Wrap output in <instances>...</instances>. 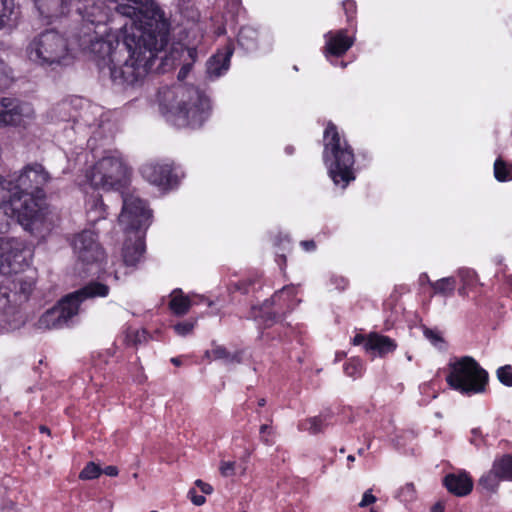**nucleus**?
<instances>
[{
	"label": "nucleus",
	"mask_w": 512,
	"mask_h": 512,
	"mask_svg": "<svg viewBox=\"0 0 512 512\" xmlns=\"http://www.w3.org/2000/svg\"><path fill=\"white\" fill-rule=\"evenodd\" d=\"M456 275L460 281L458 294L462 297H466L478 281L477 274L470 268H459L456 271Z\"/></svg>",
	"instance_id": "cd10ccee"
},
{
	"label": "nucleus",
	"mask_w": 512,
	"mask_h": 512,
	"mask_svg": "<svg viewBox=\"0 0 512 512\" xmlns=\"http://www.w3.org/2000/svg\"><path fill=\"white\" fill-rule=\"evenodd\" d=\"M364 453H365V450H364L363 448H360V449L358 450V454H359V455H364Z\"/></svg>",
	"instance_id": "338daca9"
},
{
	"label": "nucleus",
	"mask_w": 512,
	"mask_h": 512,
	"mask_svg": "<svg viewBox=\"0 0 512 512\" xmlns=\"http://www.w3.org/2000/svg\"><path fill=\"white\" fill-rule=\"evenodd\" d=\"M20 18V6L15 0H0V32L14 30Z\"/></svg>",
	"instance_id": "4be33fe9"
},
{
	"label": "nucleus",
	"mask_w": 512,
	"mask_h": 512,
	"mask_svg": "<svg viewBox=\"0 0 512 512\" xmlns=\"http://www.w3.org/2000/svg\"><path fill=\"white\" fill-rule=\"evenodd\" d=\"M494 175L500 182L512 180V164L497 159L494 163Z\"/></svg>",
	"instance_id": "72a5a7b5"
},
{
	"label": "nucleus",
	"mask_w": 512,
	"mask_h": 512,
	"mask_svg": "<svg viewBox=\"0 0 512 512\" xmlns=\"http://www.w3.org/2000/svg\"><path fill=\"white\" fill-rule=\"evenodd\" d=\"M206 356L212 360H221L226 365H232L241 362L240 352L231 353L221 345H213V347L206 352Z\"/></svg>",
	"instance_id": "a878e982"
},
{
	"label": "nucleus",
	"mask_w": 512,
	"mask_h": 512,
	"mask_svg": "<svg viewBox=\"0 0 512 512\" xmlns=\"http://www.w3.org/2000/svg\"><path fill=\"white\" fill-rule=\"evenodd\" d=\"M141 174L147 182L161 189L171 188L178 183V176L168 161L146 163L141 168Z\"/></svg>",
	"instance_id": "dca6fc26"
},
{
	"label": "nucleus",
	"mask_w": 512,
	"mask_h": 512,
	"mask_svg": "<svg viewBox=\"0 0 512 512\" xmlns=\"http://www.w3.org/2000/svg\"><path fill=\"white\" fill-rule=\"evenodd\" d=\"M447 369L446 382L455 391L467 396L485 392L489 376L474 358L454 357Z\"/></svg>",
	"instance_id": "0eeeda50"
},
{
	"label": "nucleus",
	"mask_w": 512,
	"mask_h": 512,
	"mask_svg": "<svg viewBox=\"0 0 512 512\" xmlns=\"http://www.w3.org/2000/svg\"><path fill=\"white\" fill-rule=\"evenodd\" d=\"M297 287L288 285L275 292L273 296L265 300L260 307L251 308L250 318L260 323L269 325L278 315H284L292 311L300 300L296 297Z\"/></svg>",
	"instance_id": "1a4fd4ad"
},
{
	"label": "nucleus",
	"mask_w": 512,
	"mask_h": 512,
	"mask_svg": "<svg viewBox=\"0 0 512 512\" xmlns=\"http://www.w3.org/2000/svg\"><path fill=\"white\" fill-rule=\"evenodd\" d=\"M196 323V320L177 323L174 325V331L180 336H186L193 331Z\"/></svg>",
	"instance_id": "a19ab883"
},
{
	"label": "nucleus",
	"mask_w": 512,
	"mask_h": 512,
	"mask_svg": "<svg viewBox=\"0 0 512 512\" xmlns=\"http://www.w3.org/2000/svg\"><path fill=\"white\" fill-rule=\"evenodd\" d=\"M366 340H367V336L362 335V334H357L353 338V344L354 345H361V344H363V347L365 348Z\"/></svg>",
	"instance_id": "5fc2aeb1"
},
{
	"label": "nucleus",
	"mask_w": 512,
	"mask_h": 512,
	"mask_svg": "<svg viewBox=\"0 0 512 512\" xmlns=\"http://www.w3.org/2000/svg\"><path fill=\"white\" fill-rule=\"evenodd\" d=\"M40 432L50 434V430L46 426H40Z\"/></svg>",
	"instance_id": "680f3d73"
},
{
	"label": "nucleus",
	"mask_w": 512,
	"mask_h": 512,
	"mask_svg": "<svg viewBox=\"0 0 512 512\" xmlns=\"http://www.w3.org/2000/svg\"><path fill=\"white\" fill-rule=\"evenodd\" d=\"M285 151H286V153H287V154H289V155H290V154H292V153H293V148H292L291 146H287V147L285 148Z\"/></svg>",
	"instance_id": "e2e57ef3"
},
{
	"label": "nucleus",
	"mask_w": 512,
	"mask_h": 512,
	"mask_svg": "<svg viewBox=\"0 0 512 512\" xmlns=\"http://www.w3.org/2000/svg\"><path fill=\"white\" fill-rule=\"evenodd\" d=\"M232 54L233 48L228 45L224 51H218L209 58L206 63V72L210 79H217L228 71Z\"/></svg>",
	"instance_id": "412c9836"
},
{
	"label": "nucleus",
	"mask_w": 512,
	"mask_h": 512,
	"mask_svg": "<svg viewBox=\"0 0 512 512\" xmlns=\"http://www.w3.org/2000/svg\"><path fill=\"white\" fill-rule=\"evenodd\" d=\"M423 334L430 343L438 349L445 348V341L441 335V333L437 330L424 328Z\"/></svg>",
	"instance_id": "e433bc0d"
},
{
	"label": "nucleus",
	"mask_w": 512,
	"mask_h": 512,
	"mask_svg": "<svg viewBox=\"0 0 512 512\" xmlns=\"http://www.w3.org/2000/svg\"><path fill=\"white\" fill-rule=\"evenodd\" d=\"M219 471L224 477H231L236 474V462L234 461H221Z\"/></svg>",
	"instance_id": "37998d69"
},
{
	"label": "nucleus",
	"mask_w": 512,
	"mask_h": 512,
	"mask_svg": "<svg viewBox=\"0 0 512 512\" xmlns=\"http://www.w3.org/2000/svg\"><path fill=\"white\" fill-rule=\"evenodd\" d=\"M69 111H70V104L68 102L64 101V102L57 104L52 109L51 117L55 118L57 120L67 121L71 117L69 114Z\"/></svg>",
	"instance_id": "4c0bfd02"
},
{
	"label": "nucleus",
	"mask_w": 512,
	"mask_h": 512,
	"mask_svg": "<svg viewBox=\"0 0 512 512\" xmlns=\"http://www.w3.org/2000/svg\"><path fill=\"white\" fill-rule=\"evenodd\" d=\"M191 306V299L188 296L183 295V292L180 289H175L171 292L169 308L174 315H185L189 311Z\"/></svg>",
	"instance_id": "393cba45"
},
{
	"label": "nucleus",
	"mask_w": 512,
	"mask_h": 512,
	"mask_svg": "<svg viewBox=\"0 0 512 512\" xmlns=\"http://www.w3.org/2000/svg\"><path fill=\"white\" fill-rule=\"evenodd\" d=\"M29 262L30 260L21 268L11 271L9 275H12V278L9 285L2 288L8 292L10 306L15 307V305L28 301L36 288L38 273L35 268L29 265Z\"/></svg>",
	"instance_id": "9b49d317"
},
{
	"label": "nucleus",
	"mask_w": 512,
	"mask_h": 512,
	"mask_svg": "<svg viewBox=\"0 0 512 512\" xmlns=\"http://www.w3.org/2000/svg\"><path fill=\"white\" fill-rule=\"evenodd\" d=\"M325 421L321 417H310L302 420L298 427L302 431H307L310 434H317L322 431Z\"/></svg>",
	"instance_id": "f704fd0d"
},
{
	"label": "nucleus",
	"mask_w": 512,
	"mask_h": 512,
	"mask_svg": "<svg viewBox=\"0 0 512 512\" xmlns=\"http://www.w3.org/2000/svg\"><path fill=\"white\" fill-rule=\"evenodd\" d=\"M472 433H473L474 435H478V430H477V429H473V430H472Z\"/></svg>",
	"instance_id": "774afa93"
},
{
	"label": "nucleus",
	"mask_w": 512,
	"mask_h": 512,
	"mask_svg": "<svg viewBox=\"0 0 512 512\" xmlns=\"http://www.w3.org/2000/svg\"><path fill=\"white\" fill-rule=\"evenodd\" d=\"M185 59L197 61L198 50L197 47H185L182 44H175L165 55L161 62V69L163 72L172 69L176 64H182Z\"/></svg>",
	"instance_id": "6ab92c4d"
},
{
	"label": "nucleus",
	"mask_w": 512,
	"mask_h": 512,
	"mask_svg": "<svg viewBox=\"0 0 512 512\" xmlns=\"http://www.w3.org/2000/svg\"><path fill=\"white\" fill-rule=\"evenodd\" d=\"M195 62L196 61H192L189 59H185L183 61L182 66H181V68L178 72V76H177L179 81H183L187 77V75L190 73L192 66Z\"/></svg>",
	"instance_id": "c03bdc74"
},
{
	"label": "nucleus",
	"mask_w": 512,
	"mask_h": 512,
	"mask_svg": "<svg viewBox=\"0 0 512 512\" xmlns=\"http://www.w3.org/2000/svg\"><path fill=\"white\" fill-rule=\"evenodd\" d=\"M377 498L371 493V490H367L362 497V500L359 503L360 507H366L373 503H375Z\"/></svg>",
	"instance_id": "09e8293b"
},
{
	"label": "nucleus",
	"mask_w": 512,
	"mask_h": 512,
	"mask_svg": "<svg viewBox=\"0 0 512 512\" xmlns=\"http://www.w3.org/2000/svg\"><path fill=\"white\" fill-rule=\"evenodd\" d=\"M25 56L37 67L55 70L73 63L75 48L65 35L49 29L29 41L25 47Z\"/></svg>",
	"instance_id": "20e7f679"
},
{
	"label": "nucleus",
	"mask_w": 512,
	"mask_h": 512,
	"mask_svg": "<svg viewBox=\"0 0 512 512\" xmlns=\"http://www.w3.org/2000/svg\"><path fill=\"white\" fill-rule=\"evenodd\" d=\"M260 438L261 441L266 445H272L274 443V431L270 425L263 424L260 426Z\"/></svg>",
	"instance_id": "79ce46f5"
},
{
	"label": "nucleus",
	"mask_w": 512,
	"mask_h": 512,
	"mask_svg": "<svg viewBox=\"0 0 512 512\" xmlns=\"http://www.w3.org/2000/svg\"><path fill=\"white\" fill-rule=\"evenodd\" d=\"M101 469L100 467L95 464L94 462H89L83 470L80 472V479L82 480H92L96 479L100 476Z\"/></svg>",
	"instance_id": "58836bf2"
},
{
	"label": "nucleus",
	"mask_w": 512,
	"mask_h": 512,
	"mask_svg": "<svg viewBox=\"0 0 512 512\" xmlns=\"http://www.w3.org/2000/svg\"><path fill=\"white\" fill-rule=\"evenodd\" d=\"M129 176V168L118 151L103 156L86 173L91 186L104 190H120L127 185Z\"/></svg>",
	"instance_id": "6e6552de"
},
{
	"label": "nucleus",
	"mask_w": 512,
	"mask_h": 512,
	"mask_svg": "<svg viewBox=\"0 0 512 512\" xmlns=\"http://www.w3.org/2000/svg\"><path fill=\"white\" fill-rule=\"evenodd\" d=\"M133 367L135 368V372L132 374L133 381L142 384L146 380V376L144 375L142 366L138 365L137 362L133 364Z\"/></svg>",
	"instance_id": "49530a36"
},
{
	"label": "nucleus",
	"mask_w": 512,
	"mask_h": 512,
	"mask_svg": "<svg viewBox=\"0 0 512 512\" xmlns=\"http://www.w3.org/2000/svg\"><path fill=\"white\" fill-rule=\"evenodd\" d=\"M104 473L108 476H111V477H115L118 475L119 471H118V468L116 466H107L105 469H104Z\"/></svg>",
	"instance_id": "6e6d98bb"
},
{
	"label": "nucleus",
	"mask_w": 512,
	"mask_h": 512,
	"mask_svg": "<svg viewBox=\"0 0 512 512\" xmlns=\"http://www.w3.org/2000/svg\"><path fill=\"white\" fill-rule=\"evenodd\" d=\"M347 460H348V462H351V463H352V462H354V461H355V457H354L353 455H349V456L347 457Z\"/></svg>",
	"instance_id": "0e129e2a"
},
{
	"label": "nucleus",
	"mask_w": 512,
	"mask_h": 512,
	"mask_svg": "<svg viewBox=\"0 0 512 512\" xmlns=\"http://www.w3.org/2000/svg\"><path fill=\"white\" fill-rule=\"evenodd\" d=\"M364 372V363L359 358H350L344 364V373L353 378H359Z\"/></svg>",
	"instance_id": "473e14b6"
},
{
	"label": "nucleus",
	"mask_w": 512,
	"mask_h": 512,
	"mask_svg": "<svg viewBox=\"0 0 512 512\" xmlns=\"http://www.w3.org/2000/svg\"><path fill=\"white\" fill-rule=\"evenodd\" d=\"M431 512H444V506L441 503H436L431 508Z\"/></svg>",
	"instance_id": "13d9d810"
},
{
	"label": "nucleus",
	"mask_w": 512,
	"mask_h": 512,
	"mask_svg": "<svg viewBox=\"0 0 512 512\" xmlns=\"http://www.w3.org/2000/svg\"><path fill=\"white\" fill-rule=\"evenodd\" d=\"M396 498L403 503H409L415 500L416 490L413 483H406L396 493Z\"/></svg>",
	"instance_id": "c9c22d12"
},
{
	"label": "nucleus",
	"mask_w": 512,
	"mask_h": 512,
	"mask_svg": "<svg viewBox=\"0 0 512 512\" xmlns=\"http://www.w3.org/2000/svg\"><path fill=\"white\" fill-rule=\"evenodd\" d=\"M51 180L50 174L39 163L24 166L8 178L0 175V233L13 224L44 237L52 228L45 204L43 188Z\"/></svg>",
	"instance_id": "f03ea898"
},
{
	"label": "nucleus",
	"mask_w": 512,
	"mask_h": 512,
	"mask_svg": "<svg viewBox=\"0 0 512 512\" xmlns=\"http://www.w3.org/2000/svg\"><path fill=\"white\" fill-rule=\"evenodd\" d=\"M2 107H3V97H0V128H2V113H3Z\"/></svg>",
	"instance_id": "bf43d9fd"
},
{
	"label": "nucleus",
	"mask_w": 512,
	"mask_h": 512,
	"mask_svg": "<svg viewBox=\"0 0 512 512\" xmlns=\"http://www.w3.org/2000/svg\"><path fill=\"white\" fill-rule=\"evenodd\" d=\"M331 282L335 285L337 289L343 290L348 285V281L343 276L333 275L331 277Z\"/></svg>",
	"instance_id": "8fccbe9b"
},
{
	"label": "nucleus",
	"mask_w": 512,
	"mask_h": 512,
	"mask_svg": "<svg viewBox=\"0 0 512 512\" xmlns=\"http://www.w3.org/2000/svg\"><path fill=\"white\" fill-rule=\"evenodd\" d=\"M10 76V69L7 64L0 60V89L5 87Z\"/></svg>",
	"instance_id": "a18cd8bd"
},
{
	"label": "nucleus",
	"mask_w": 512,
	"mask_h": 512,
	"mask_svg": "<svg viewBox=\"0 0 512 512\" xmlns=\"http://www.w3.org/2000/svg\"><path fill=\"white\" fill-rule=\"evenodd\" d=\"M150 2L152 7H137L130 16L120 13L114 0H85L77 8L83 20L79 46L89 51L101 74L123 88L144 81L169 41L170 23Z\"/></svg>",
	"instance_id": "f257e3e1"
},
{
	"label": "nucleus",
	"mask_w": 512,
	"mask_h": 512,
	"mask_svg": "<svg viewBox=\"0 0 512 512\" xmlns=\"http://www.w3.org/2000/svg\"><path fill=\"white\" fill-rule=\"evenodd\" d=\"M300 245L307 252H312L316 249V244L313 240L301 241Z\"/></svg>",
	"instance_id": "864d4df0"
},
{
	"label": "nucleus",
	"mask_w": 512,
	"mask_h": 512,
	"mask_svg": "<svg viewBox=\"0 0 512 512\" xmlns=\"http://www.w3.org/2000/svg\"><path fill=\"white\" fill-rule=\"evenodd\" d=\"M433 295H439L445 298L451 297L456 289V280L454 277H444L431 283Z\"/></svg>",
	"instance_id": "c85d7f7f"
},
{
	"label": "nucleus",
	"mask_w": 512,
	"mask_h": 512,
	"mask_svg": "<svg viewBox=\"0 0 512 512\" xmlns=\"http://www.w3.org/2000/svg\"><path fill=\"white\" fill-rule=\"evenodd\" d=\"M502 481L493 467L479 479V486L489 492H495Z\"/></svg>",
	"instance_id": "2f4dec72"
},
{
	"label": "nucleus",
	"mask_w": 512,
	"mask_h": 512,
	"mask_svg": "<svg viewBox=\"0 0 512 512\" xmlns=\"http://www.w3.org/2000/svg\"><path fill=\"white\" fill-rule=\"evenodd\" d=\"M0 312L4 317L5 329L14 330L22 325L23 321L19 311L16 307L10 306L8 292L2 288H0Z\"/></svg>",
	"instance_id": "b1692460"
},
{
	"label": "nucleus",
	"mask_w": 512,
	"mask_h": 512,
	"mask_svg": "<svg viewBox=\"0 0 512 512\" xmlns=\"http://www.w3.org/2000/svg\"><path fill=\"white\" fill-rule=\"evenodd\" d=\"M443 483L448 491L456 496H466L473 488V481L465 471L446 475Z\"/></svg>",
	"instance_id": "5701e85b"
},
{
	"label": "nucleus",
	"mask_w": 512,
	"mask_h": 512,
	"mask_svg": "<svg viewBox=\"0 0 512 512\" xmlns=\"http://www.w3.org/2000/svg\"><path fill=\"white\" fill-rule=\"evenodd\" d=\"M323 161L335 186L345 189L355 180L353 150L332 123L324 131Z\"/></svg>",
	"instance_id": "39448f33"
},
{
	"label": "nucleus",
	"mask_w": 512,
	"mask_h": 512,
	"mask_svg": "<svg viewBox=\"0 0 512 512\" xmlns=\"http://www.w3.org/2000/svg\"><path fill=\"white\" fill-rule=\"evenodd\" d=\"M343 8L346 12V14H354L355 11H356V5H355V2L354 1H351V0H346L343 2Z\"/></svg>",
	"instance_id": "603ef678"
},
{
	"label": "nucleus",
	"mask_w": 512,
	"mask_h": 512,
	"mask_svg": "<svg viewBox=\"0 0 512 512\" xmlns=\"http://www.w3.org/2000/svg\"><path fill=\"white\" fill-rule=\"evenodd\" d=\"M87 218L90 223L95 224L106 215V207L102 198L96 194L92 195L86 202Z\"/></svg>",
	"instance_id": "bb28decb"
},
{
	"label": "nucleus",
	"mask_w": 512,
	"mask_h": 512,
	"mask_svg": "<svg viewBox=\"0 0 512 512\" xmlns=\"http://www.w3.org/2000/svg\"><path fill=\"white\" fill-rule=\"evenodd\" d=\"M35 5L40 16L47 23L65 16L71 8L70 0H35Z\"/></svg>",
	"instance_id": "a211bd4d"
},
{
	"label": "nucleus",
	"mask_w": 512,
	"mask_h": 512,
	"mask_svg": "<svg viewBox=\"0 0 512 512\" xmlns=\"http://www.w3.org/2000/svg\"><path fill=\"white\" fill-rule=\"evenodd\" d=\"M171 362L176 366L181 365V360L179 358H172Z\"/></svg>",
	"instance_id": "052dcab7"
},
{
	"label": "nucleus",
	"mask_w": 512,
	"mask_h": 512,
	"mask_svg": "<svg viewBox=\"0 0 512 512\" xmlns=\"http://www.w3.org/2000/svg\"><path fill=\"white\" fill-rule=\"evenodd\" d=\"M2 127L29 126L35 119V110L29 102L14 97H3Z\"/></svg>",
	"instance_id": "4468645a"
},
{
	"label": "nucleus",
	"mask_w": 512,
	"mask_h": 512,
	"mask_svg": "<svg viewBox=\"0 0 512 512\" xmlns=\"http://www.w3.org/2000/svg\"><path fill=\"white\" fill-rule=\"evenodd\" d=\"M195 485H196V486L201 490V492H202V493H204V494L209 495V494H211V493L213 492V487H212L210 484H208V483H206V482H204V481H202V480H200V479H198V480H196V481H195Z\"/></svg>",
	"instance_id": "3c124183"
},
{
	"label": "nucleus",
	"mask_w": 512,
	"mask_h": 512,
	"mask_svg": "<svg viewBox=\"0 0 512 512\" xmlns=\"http://www.w3.org/2000/svg\"><path fill=\"white\" fill-rule=\"evenodd\" d=\"M109 287L100 282H90L83 288L67 295L58 305L43 313L36 327L39 330L59 329L67 325L79 312L80 303L88 298L106 297Z\"/></svg>",
	"instance_id": "423d86ee"
},
{
	"label": "nucleus",
	"mask_w": 512,
	"mask_h": 512,
	"mask_svg": "<svg viewBox=\"0 0 512 512\" xmlns=\"http://www.w3.org/2000/svg\"><path fill=\"white\" fill-rule=\"evenodd\" d=\"M397 343L394 339L378 333H370L367 335L365 342V351L374 357H384L396 350Z\"/></svg>",
	"instance_id": "aec40b11"
},
{
	"label": "nucleus",
	"mask_w": 512,
	"mask_h": 512,
	"mask_svg": "<svg viewBox=\"0 0 512 512\" xmlns=\"http://www.w3.org/2000/svg\"><path fill=\"white\" fill-rule=\"evenodd\" d=\"M237 41L244 50L253 51L257 48V31L250 26H244L238 33Z\"/></svg>",
	"instance_id": "c756f323"
},
{
	"label": "nucleus",
	"mask_w": 512,
	"mask_h": 512,
	"mask_svg": "<svg viewBox=\"0 0 512 512\" xmlns=\"http://www.w3.org/2000/svg\"><path fill=\"white\" fill-rule=\"evenodd\" d=\"M434 281H431L427 273H422L419 276V284L421 286H424L425 284H428L431 287V283Z\"/></svg>",
	"instance_id": "4d7b16f0"
},
{
	"label": "nucleus",
	"mask_w": 512,
	"mask_h": 512,
	"mask_svg": "<svg viewBox=\"0 0 512 512\" xmlns=\"http://www.w3.org/2000/svg\"><path fill=\"white\" fill-rule=\"evenodd\" d=\"M74 254L86 264H93L102 260L104 252L97 241L94 231L87 229L74 235L71 240Z\"/></svg>",
	"instance_id": "2eb2a0df"
},
{
	"label": "nucleus",
	"mask_w": 512,
	"mask_h": 512,
	"mask_svg": "<svg viewBox=\"0 0 512 512\" xmlns=\"http://www.w3.org/2000/svg\"><path fill=\"white\" fill-rule=\"evenodd\" d=\"M143 233L126 234V240L122 249V259L114 264V279L120 280L128 275L141 261L144 251Z\"/></svg>",
	"instance_id": "ddd939ff"
},
{
	"label": "nucleus",
	"mask_w": 512,
	"mask_h": 512,
	"mask_svg": "<svg viewBox=\"0 0 512 512\" xmlns=\"http://www.w3.org/2000/svg\"><path fill=\"white\" fill-rule=\"evenodd\" d=\"M265 403H266V401H265V399H263V398H262V399H260V400L258 401V405H259V406H264V405H265Z\"/></svg>",
	"instance_id": "69168bd1"
},
{
	"label": "nucleus",
	"mask_w": 512,
	"mask_h": 512,
	"mask_svg": "<svg viewBox=\"0 0 512 512\" xmlns=\"http://www.w3.org/2000/svg\"><path fill=\"white\" fill-rule=\"evenodd\" d=\"M497 377L503 385L512 387V367L510 365L500 367L497 370Z\"/></svg>",
	"instance_id": "ea45409f"
},
{
	"label": "nucleus",
	"mask_w": 512,
	"mask_h": 512,
	"mask_svg": "<svg viewBox=\"0 0 512 512\" xmlns=\"http://www.w3.org/2000/svg\"><path fill=\"white\" fill-rule=\"evenodd\" d=\"M122 211L118 223L125 234L145 233L151 224L152 212L146 202L136 195H122Z\"/></svg>",
	"instance_id": "9d476101"
},
{
	"label": "nucleus",
	"mask_w": 512,
	"mask_h": 512,
	"mask_svg": "<svg viewBox=\"0 0 512 512\" xmlns=\"http://www.w3.org/2000/svg\"><path fill=\"white\" fill-rule=\"evenodd\" d=\"M188 497L191 500V502L196 506H201L206 502V498L203 495L197 494L195 489L189 490Z\"/></svg>",
	"instance_id": "de8ad7c7"
},
{
	"label": "nucleus",
	"mask_w": 512,
	"mask_h": 512,
	"mask_svg": "<svg viewBox=\"0 0 512 512\" xmlns=\"http://www.w3.org/2000/svg\"><path fill=\"white\" fill-rule=\"evenodd\" d=\"M324 53L327 59L330 56L340 57L344 55L354 44V37L347 34L346 29L329 31L325 34Z\"/></svg>",
	"instance_id": "f3484780"
},
{
	"label": "nucleus",
	"mask_w": 512,
	"mask_h": 512,
	"mask_svg": "<svg viewBox=\"0 0 512 512\" xmlns=\"http://www.w3.org/2000/svg\"><path fill=\"white\" fill-rule=\"evenodd\" d=\"M158 99L167 121L179 128H199L210 113L209 99L194 86L177 84L161 88Z\"/></svg>",
	"instance_id": "7ed1b4c3"
},
{
	"label": "nucleus",
	"mask_w": 512,
	"mask_h": 512,
	"mask_svg": "<svg viewBox=\"0 0 512 512\" xmlns=\"http://www.w3.org/2000/svg\"><path fill=\"white\" fill-rule=\"evenodd\" d=\"M492 467L502 481H512V456L504 455L496 459Z\"/></svg>",
	"instance_id": "7c9ffc66"
},
{
	"label": "nucleus",
	"mask_w": 512,
	"mask_h": 512,
	"mask_svg": "<svg viewBox=\"0 0 512 512\" xmlns=\"http://www.w3.org/2000/svg\"><path fill=\"white\" fill-rule=\"evenodd\" d=\"M32 250L16 238H0V273L10 274L31 260Z\"/></svg>",
	"instance_id": "f8f14e48"
}]
</instances>
